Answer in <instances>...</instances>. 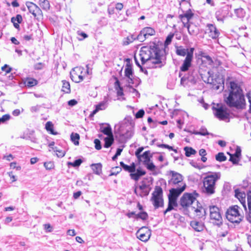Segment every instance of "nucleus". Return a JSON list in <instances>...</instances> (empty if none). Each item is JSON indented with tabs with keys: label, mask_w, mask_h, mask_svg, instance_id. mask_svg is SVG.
<instances>
[{
	"label": "nucleus",
	"mask_w": 251,
	"mask_h": 251,
	"mask_svg": "<svg viewBox=\"0 0 251 251\" xmlns=\"http://www.w3.org/2000/svg\"><path fill=\"white\" fill-rule=\"evenodd\" d=\"M227 90L224 96L225 101L230 107L244 109L246 107V100L240 86L235 81H226Z\"/></svg>",
	"instance_id": "1"
},
{
	"label": "nucleus",
	"mask_w": 251,
	"mask_h": 251,
	"mask_svg": "<svg viewBox=\"0 0 251 251\" xmlns=\"http://www.w3.org/2000/svg\"><path fill=\"white\" fill-rule=\"evenodd\" d=\"M161 52L159 47L154 43L142 47L139 53L142 64L147 63L151 68H161L164 65L161 59Z\"/></svg>",
	"instance_id": "2"
},
{
	"label": "nucleus",
	"mask_w": 251,
	"mask_h": 251,
	"mask_svg": "<svg viewBox=\"0 0 251 251\" xmlns=\"http://www.w3.org/2000/svg\"><path fill=\"white\" fill-rule=\"evenodd\" d=\"M202 79L204 82L211 85L212 89L215 90L221 91L224 89V79L222 75L208 71L206 75L202 76Z\"/></svg>",
	"instance_id": "3"
},
{
	"label": "nucleus",
	"mask_w": 251,
	"mask_h": 251,
	"mask_svg": "<svg viewBox=\"0 0 251 251\" xmlns=\"http://www.w3.org/2000/svg\"><path fill=\"white\" fill-rule=\"evenodd\" d=\"M220 177L221 173L220 172L212 173L206 176L203 181V192L208 195L214 194L216 188V182L220 179Z\"/></svg>",
	"instance_id": "4"
},
{
	"label": "nucleus",
	"mask_w": 251,
	"mask_h": 251,
	"mask_svg": "<svg viewBox=\"0 0 251 251\" xmlns=\"http://www.w3.org/2000/svg\"><path fill=\"white\" fill-rule=\"evenodd\" d=\"M132 123L130 117H126L120 124L119 134L121 140L124 141L130 138L133 134Z\"/></svg>",
	"instance_id": "5"
},
{
	"label": "nucleus",
	"mask_w": 251,
	"mask_h": 251,
	"mask_svg": "<svg viewBox=\"0 0 251 251\" xmlns=\"http://www.w3.org/2000/svg\"><path fill=\"white\" fill-rule=\"evenodd\" d=\"M240 207L237 205L230 206L226 210V219L231 223L239 224L243 219L244 216L240 210Z\"/></svg>",
	"instance_id": "6"
},
{
	"label": "nucleus",
	"mask_w": 251,
	"mask_h": 251,
	"mask_svg": "<svg viewBox=\"0 0 251 251\" xmlns=\"http://www.w3.org/2000/svg\"><path fill=\"white\" fill-rule=\"evenodd\" d=\"M212 109L215 117L221 121L226 122H229V114L227 112L226 108L219 104L213 106Z\"/></svg>",
	"instance_id": "7"
},
{
	"label": "nucleus",
	"mask_w": 251,
	"mask_h": 251,
	"mask_svg": "<svg viewBox=\"0 0 251 251\" xmlns=\"http://www.w3.org/2000/svg\"><path fill=\"white\" fill-rule=\"evenodd\" d=\"M209 211L211 222L214 225L220 226L223 224V219L219 207L214 205L210 206Z\"/></svg>",
	"instance_id": "8"
},
{
	"label": "nucleus",
	"mask_w": 251,
	"mask_h": 251,
	"mask_svg": "<svg viewBox=\"0 0 251 251\" xmlns=\"http://www.w3.org/2000/svg\"><path fill=\"white\" fill-rule=\"evenodd\" d=\"M170 178L168 180V183L172 187H182L183 185H186L183 182V176L179 173L174 171L169 172Z\"/></svg>",
	"instance_id": "9"
},
{
	"label": "nucleus",
	"mask_w": 251,
	"mask_h": 251,
	"mask_svg": "<svg viewBox=\"0 0 251 251\" xmlns=\"http://www.w3.org/2000/svg\"><path fill=\"white\" fill-rule=\"evenodd\" d=\"M199 196V194L196 191L192 193H185L180 199V204L183 207L190 206L191 204H194L196 198Z\"/></svg>",
	"instance_id": "10"
},
{
	"label": "nucleus",
	"mask_w": 251,
	"mask_h": 251,
	"mask_svg": "<svg viewBox=\"0 0 251 251\" xmlns=\"http://www.w3.org/2000/svg\"><path fill=\"white\" fill-rule=\"evenodd\" d=\"M26 5L29 12L32 14L35 18L38 19L43 17V13L41 9L36 4L32 2H26Z\"/></svg>",
	"instance_id": "11"
},
{
	"label": "nucleus",
	"mask_w": 251,
	"mask_h": 251,
	"mask_svg": "<svg viewBox=\"0 0 251 251\" xmlns=\"http://www.w3.org/2000/svg\"><path fill=\"white\" fill-rule=\"evenodd\" d=\"M196 207L192 206L190 207L191 211L194 213L195 216L198 219L204 220L206 217V210L198 201H196Z\"/></svg>",
	"instance_id": "12"
},
{
	"label": "nucleus",
	"mask_w": 251,
	"mask_h": 251,
	"mask_svg": "<svg viewBox=\"0 0 251 251\" xmlns=\"http://www.w3.org/2000/svg\"><path fill=\"white\" fill-rule=\"evenodd\" d=\"M194 50V48H191L190 49L189 52L188 53L187 55L186 56L181 66L180 67V71H187L191 67L193 58Z\"/></svg>",
	"instance_id": "13"
},
{
	"label": "nucleus",
	"mask_w": 251,
	"mask_h": 251,
	"mask_svg": "<svg viewBox=\"0 0 251 251\" xmlns=\"http://www.w3.org/2000/svg\"><path fill=\"white\" fill-rule=\"evenodd\" d=\"M83 69L81 67H76L73 69L70 73L71 77L72 80L76 83H79L83 80V76L79 75V73H82Z\"/></svg>",
	"instance_id": "14"
},
{
	"label": "nucleus",
	"mask_w": 251,
	"mask_h": 251,
	"mask_svg": "<svg viewBox=\"0 0 251 251\" xmlns=\"http://www.w3.org/2000/svg\"><path fill=\"white\" fill-rule=\"evenodd\" d=\"M206 32L210 37L212 39H217L219 35L220 32L215 25L212 24H208L206 25Z\"/></svg>",
	"instance_id": "15"
},
{
	"label": "nucleus",
	"mask_w": 251,
	"mask_h": 251,
	"mask_svg": "<svg viewBox=\"0 0 251 251\" xmlns=\"http://www.w3.org/2000/svg\"><path fill=\"white\" fill-rule=\"evenodd\" d=\"M186 185H183L182 187H176V188H172L170 190V193L168 197L177 199V198L185 190Z\"/></svg>",
	"instance_id": "16"
},
{
	"label": "nucleus",
	"mask_w": 251,
	"mask_h": 251,
	"mask_svg": "<svg viewBox=\"0 0 251 251\" xmlns=\"http://www.w3.org/2000/svg\"><path fill=\"white\" fill-rule=\"evenodd\" d=\"M147 229L146 228L142 227L137 233L138 238L142 241L146 242L150 239L151 233L150 231Z\"/></svg>",
	"instance_id": "17"
},
{
	"label": "nucleus",
	"mask_w": 251,
	"mask_h": 251,
	"mask_svg": "<svg viewBox=\"0 0 251 251\" xmlns=\"http://www.w3.org/2000/svg\"><path fill=\"white\" fill-rule=\"evenodd\" d=\"M190 225L193 229L197 232L202 231L205 228L204 223L201 221H199L196 220L192 221Z\"/></svg>",
	"instance_id": "18"
},
{
	"label": "nucleus",
	"mask_w": 251,
	"mask_h": 251,
	"mask_svg": "<svg viewBox=\"0 0 251 251\" xmlns=\"http://www.w3.org/2000/svg\"><path fill=\"white\" fill-rule=\"evenodd\" d=\"M235 196L240 201L244 209L247 210V207L246 205V194L245 193L241 192L239 190L236 189L235 190Z\"/></svg>",
	"instance_id": "19"
},
{
	"label": "nucleus",
	"mask_w": 251,
	"mask_h": 251,
	"mask_svg": "<svg viewBox=\"0 0 251 251\" xmlns=\"http://www.w3.org/2000/svg\"><path fill=\"white\" fill-rule=\"evenodd\" d=\"M125 76L128 78V82L129 83H133L132 79L133 71L132 67L130 65L127 64L125 70Z\"/></svg>",
	"instance_id": "20"
},
{
	"label": "nucleus",
	"mask_w": 251,
	"mask_h": 251,
	"mask_svg": "<svg viewBox=\"0 0 251 251\" xmlns=\"http://www.w3.org/2000/svg\"><path fill=\"white\" fill-rule=\"evenodd\" d=\"M100 131L104 134L108 136L113 135L110 126L108 124H102L100 125Z\"/></svg>",
	"instance_id": "21"
},
{
	"label": "nucleus",
	"mask_w": 251,
	"mask_h": 251,
	"mask_svg": "<svg viewBox=\"0 0 251 251\" xmlns=\"http://www.w3.org/2000/svg\"><path fill=\"white\" fill-rule=\"evenodd\" d=\"M120 166L126 171L129 173H134L136 170V166L134 163H132L130 166L125 164L123 162H120Z\"/></svg>",
	"instance_id": "22"
},
{
	"label": "nucleus",
	"mask_w": 251,
	"mask_h": 251,
	"mask_svg": "<svg viewBox=\"0 0 251 251\" xmlns=\"http://www.w3.org/2000/svg\"><path fill=\"white\" fill-rule=\"evenodd\" d=\"M146 172L145 171L140 169H137L136 173H131L130 174V176L131 179H134L135 181H137L141 176H144Z\"/></svg>",
	"instance_id": "23"
},
{
	"label": "nucleus",
	"mask_w": 251,
	"mask_h": 251,
	"mask_svg": "<svg viewBox=\"0 0 251 251\" xmlns=\"http://www.w3.org/2000/svg\"><path fill=\"white\" fill-rule=\"evenodd\" d=\"M151 201L155 209L163 205V200L162 197H152Z\"/></svg>",
	"instance_id": "24"
},
{
	"label": "nucleus",
	"mask_w": 251,
	"mask_h": 251,
	"mask_svg": "<svg viewBox=\"0 0 251 251\" xmlns=\"http://www.w3.org/2000/svg\"><path fill=\"white\" fill-rule=\"evenodd\" d=\"M188 31L189 34L192 36H196L199 33V28L193 23H191V25L188 26Z\"/></svg>",
	"instance_id": "25"
},
{
	"label": "nucleus",
	"mask_w": 251,
	"mask_h": 251,
	"mask_svg": "<svg viewBox=\"0 0 251 251\" xmlns=\"http://www.w3.org/2000/svg\"><path fill=\"white\" fill-rule=\"evenodd\" d=\"M190 50L185 49L183 46L176 47V54L177 55L185 56L187 55L188 53L189 52Z\"/></svg>",
	"instance_id": "26"
},
{
	"label": "nucleus",
	"mask_w": 251,
	"mask_h": 251,
	"mask_svg": "<svg viewBox=\"0 0 251 251\" xmlns=\"http://www.w3.org/2000/svg\"><path fill=\"white\" fill-rule=\"evenodd\" d=\"M94 173L96 175H100L102 173V165L101 163L92 164L90 166Z\"/></svg>",
	"instance_id": "27"
},
{
	"label": "nucleus",
	"mask_w": 251,
	"mask_h": 251,
	"mask_svg": "<svg viewBox=\"0 0 251 251\" xmlns=\"http://www.w3.org/2000/svg\"><path fill=\"white\" fill-rule=\"evenodd\" d=\"M142 33L144 34L148 38L149 36L154 35L155 33V30L151 27H146L142 29Z\"/></svg>",
	"instance_id": "28"
},
{
	"label": "nucleus",
	"mask_w": 251,
	"mask_h": 251,
	"mask_svg": "<svg viewBox=\"0 0 251 251\" xmlns=\"http://www.w3.org/2000/svg\"><path fill=\"white\" fill-rule=\"evenodd\" d=\"M38 81L36 79L27 77L24 80V84L28 87H31L37 84Z\"/></svg>",
	"instance_id": "29"
},
{
	"label": "nucleus",
	"mask_w": 251,
	"mask_h": 251,
	"mask_svg": "<svg viewBox=\"0 0 251 251\" xmlns=\"http://www.w3.org/2000/svg\"><path fill=\"white\" fill-rule=\"evenodd\" d=\"M107 106L106 101H103L96 106V109L93 110L92 114H96L99 110H104Z\"/></svg>",
	"instance_id": "30"
},
{
	"label": "nucleus",
	"mask_w": 251,
	"mask_h": 251,
	"mask_svg": "<svg viewBox=\"0 0 251 251\" xmlns=\"http://www.w3.org/2000/svg\"><path fill=\"white\" fill-rule=\"evenodd\" d=\"M104 147L105 148H109L113 144L114 141L113 135L108 136L104 137Z\"/></svg>",
	"instance_id": "31"
},
{
	"label": "nucleus",
	"mask_w": 251,
	"mask_h": 251,
	"mask_svg": "<svg viewBox=\"0 0 251 251\" xmlns=\"http://www.w3.org/2000/svg\"><path fill=\"white\" fill-rule=\"evenodd\" d=\"M138 188L141 191L139 195L141 197L147 196L149 194V191L147 189V185L145 183L143 182L142 185L138 187Z\"/></svg>",
	"instance_id": "32"
},
{
	"label": "nucleus",
	"mask_w": 251,
	"mask_h": 251,
	"mask_svg": "<svg viewBox=\"0 0 251 251\" xmlns=\"http://www.w3.org/2000/svg\"><path fill=\"white\" fill-rule=\"evenodd\" d=\"M39 4L42 9L46 11L50 9V3L48 0H39Z\"/></svg>",
	"instance_id": "33"
},
{
	"label": "nucleus",
	"mask_w": 251,
	"mask_h": 251,
	"mask_svg": "<svg viewBox=\"0 0 251 251\" xmlns=\"http://www.w3.org/2000/svg\"><path fill=\"white\" fill-rule=\"evenodd\" d=\"M245 210L246 211L247 215L246 218L248 221L249 222H251V200H250L249 198H248V209Z\"/></svg>",
	"instance_id": "34"
},
{
	"label": "nucleus",
	"mask_w": 251,
	"mask_h": 251,
	"mask_svg": "<svg viewBox=\"0 0 251 251\" xmlns=\"http://www.w3.org/2000/svg\"><path fill=\"white\" fill-rule=\"evenodd\" d=\"M151 152L149 151H145L143 154L141 155V159L142 158L144 160L143 161V164H145V163H148L151 161V155H150Z\"/></svg>",
	"instance_id": "35"
},
{
	"label": "nucleus",
	"mask_w": 251,
	"mask_h": 251,
	"mask_svg": "<svg viewBox=\"0 0 251 251\" xmlns=\"http://www.w3.org/2000/svg\"><path fill=\"white\" fill-rule=\"evenodd\" d=\"M62 83L63 85L62 88V91L65 92V93H70L71 92V89L69 82L66 80H63Z\"/></svg>",
	"instance_id": "36"
},
{
	"label": "nucleus",
	"mask_w": 251,
	"mask_h": 251,
	"mask_svg": "<svg viewBox=\"0 0 251 251\" xmlns=\"http://www.w3.org/2000/svg\"><path fill=\"white\" fill-rule=\"evenodd\" d=\"M163 191L160 186H156L152 194V197H162Z\"/></svg>",
	"instance_id": "37"
},
{
	"label": "nucleus",
	"mask_w": 251,
	"mask_h": 251,
	"mask_svg": "<svg viewBox=\"0 0 251 251\" xmlns=\"http://www.w3.org/2000/svg\"><path fill=\"white\" fill-rule=\"evenodd\" d=\"M53 127V125L51 122L49 121L46 123V126H45V128H46V130L48 131H50L51 134L57 135V132L54 131Z\"/></svg>",
	"instance_id": "38"
},
{
	"label": "nucleus",
	"mask_w": 251,
	"mask_h": 251,
	"mask_svg": "<svg viewBox=\"0 0 251 251\" xmlns=\"http://www.w3.org/2000/svg\"><path fill=\"white\" fill-rule=\"evenodd\" d=\"M215 16L218 21L223 22L225 17V14L223 13V10L220 9L217 11L215 13Z\"/></svg>",
	"instance_id": "39"
},
{
	"label": "nucleus",
	"mask_w": 251,
	"mask_h": 251,
	"mask_svg": "<svg viewBox=\"0 0 251 251\" xmlns=\"http://www.w3.org/2000/svg\"><path fill=\"white\" fill-rule=\"evenodd\" d=\"M184 150L185 151V155L187 157H190L192 155L195 154L197 151L191 147H185L184 148Z\"/></svg>",
	"instance_id": "40"
},
{
	"label": "nucleus",
	"mask_w": 251,
	"mask_h": 251,
	"mask_svg": "<svg viewBox=\"0 0 251 251\" xmlns=\"http://www.w3.org/2000/svg\"><path fill=\"white\" fill-rule=\"evenodd\" d=\"M71 139L75 145L79 144V135L76 133H72L71 135Z\"/></svg>",
	"instance_id": "41"
},
{
	"label": "nucleus",
	"mask_w": 251,
	"mask_h": 251,
	"mask_svg": "<svg viewBox=\"0 0 251 251\" xmlns=\"http://www.w3.org/2000/svg\"><path fill=\"white\" fill-rule=\"evenodd\" d=\"M234 12L237 17L238 18H243L245 15V11L242 8H237L234 10Z\"/></svg>",
	"instance_id": "42"
},
{
	"label": "nucleus",
	"mask_w": 251,
	"mask_h": 251,
	"mask_svg": "<svg viewBox=\"0 0 251 251\" xmlns=\"http://www.w3.org/2000/svg\"><path fill=\"white\" fill-rule=\"evenodd\" d=\"M226 157L225 156L223 152H219L215 156V159L217 161L219 162H223L226 160Z\"/></svg>",
	"instance_id": "43"
},
{
	"label": "nucleus",
	"mask_w": 251,
	"mask_h": 251,
	"mask_svg": "<svg viewBox=\"0 0 251 251\" xmlns=\"http://www.w3.org/2000/svg\"><path fill=\"white\" fill-rule=\"evenodd\" d=\"M193 13H192L191 12H187L183 15H179V18L181 20V21L184 20V18H186L187 19V21L189 22V20L193 16Z\"/></svg>",
	"instance_id": "44"
},
{
	"label": "nucleus",
	"mask_w": 251,
	"mask_h": 251,
	"mask_svg": "<svg viewBox=\"0 0 251 251\" xmlns=\"http://www.w3.org/2000/svg\"><path fill=\"white\" fill-rule=\"evenodd\" d=\"M135 218L137 219H141L143 220H146L148 218V215L146 212H141L135 215Z\"/></svg>",
	"instance_id": "45"
},
{
	"label": "nucleus",
	"mask_w": 251,
	"mask_h": 251,
	"mask_svg": "<svg viewBox=\"0 0 251 251\" xmlns=\"http://www.w3.org/2000/svg\"><path fill=\"white\" fill-rule=\"evenodd\" d=\"M82 161L81 159H78L75 160L73 162H68V166H71L74 167H77L80 165V164L82 163Z\"/></svg>",
	"instance_id": "46"
},
{
	"label": "nucleus",
	"mask_w": 251,
	"mask_h": 251,
	"mask_svg": "<svg viewBox=\"0 0 251 251\" xmlns=\"http://www.w3.org/2000/svg\"><path fill=\"white\" fill-rule=\"evenodd\" d=\"M76 33H77V34L78 36H79L81 37H77L78 40H79V41H82L83 39L88 37V35L86 33H85V32H82L80 30H78Z\"/></svg>",
	"instance_id": "47"
},
{
	"label": "nucleus",
	"mask_w": 251,
	"mask_h": 251,
	"mask_svg": "<svg viewBox=\"0 0 251 251\" xmlns=\"http://www.w3.org/2000/svg\"><path fill=\"white\" fill-rule=\"evenodd\" d=\"M122 171V168L120 167H115L113 168L111 171L110 176L117 175Z\"/></svg>",
	"instance_id": "48"
},
{
	"label": "nucleus",
	"mask_w": 251,
	"mask_h": 251,
	"mask_svg": "<svg viewBox=\"0 0 251 251\" xmlns=\"http://www.w3.org/2000/svg\"><path fill=\"white\" fill-rule=\"evenodd\" d=\"M228 154L230 155L229 160L232 162L233 164H237L239 161L238 157H235V156L233 155L232 154L229 153H228Z\"/></svg>",
	"instance_id": "49"
},
{
	"label": "nucleus",
	"mask_w": 251,
	"mask_h": 251,
	"mask_svg": "<svg viewBox=\"0 0 251 251\" xmlns=\"http://www.w3.org/2000/svg\"><path fill=\"white\" fill-rule=\"evenodd\" d=\"M147 168L151 171H154L155 168V166L153 164V163L152 162H149L148 163H145V164H144Z\"/></svg>",
	"instance_id": "50"
},
{
	"label": "nucleus",
	"mask_w": 251,
	"mask_h": 251,
	"mask_svg": "<svg viewBox=\"0 0 251 251\" xmlns=\"http://www.w3.org/2000/svg\"><path fill=\"white\" fill-rule=\"evenodd\" d=\"M174 36V34L173 33H170L166 37V39L165 41V45H168L170 44Z\"/></svg>",
	"instance_id": "51"
},
{
	"label": "nucleus",
	"mask_w": 251,
	"mask_h": 251,
	"mask_svg": "<svg viewBox=\"0 0 251 251\" xmlns=\"http://www.w3.org/2000/svg\"><path fill=\"white\" fill-rule=\"evenodd\" d=\"M10 116L9 114H5L1 117H0V124L5 123L6 121L9 120Z\"/></svg>",
	"instance_id": "52"
},
{
	"label": "nucleus",
	"mask_w": 251,
	"mask_h": 251,
	"mask_svg": "<svg viewBox=\"0 0 251 251\" xmlns=\"http://www.w3.org/2000/svg\"><path fill=\"white\" fill-rule=\"evenodd\" d=\"M22 20H23L22 17L20 14L17 15L15 17H13L11 19V22H13V21H14V22H16L18 23H21L22 22Z\"/></svg>",
	"instance_id": "53"
},
{
	"label": "nucleus",
	"mask_w": 251,
	"mask_h": 251,
	"mask_svg": "<svg viewBox=\"0 0 251 251\" xmlns=\"http://www.w3.org/2000/svg\"><path fill=\"white\" fill-rule=\"evenodd\" d=\"M195 134L205 136L206 135H208L209 133L208 132L206 128H201L200 131H197L195 132Z\"/></svg>",
	"instance_id": "54"
},
{
	"label": "nucleus",
	"mask_w": 251,
	"mask_h": 251,
	"mask_svg": "<svg viewBox=\"0 0 251 251\" xmlns=\"http://www.w3.org/2000/svg\"><path fill=\"white\" fill-rule=\"evenodd\" d=\"M142 30L140 32L139 35L137 36V39L140 42L144 41L148 37L144 35V34H142Z\"/></svg>",
	"instance_id": "55"
},
{
	"label": "nucleus",
	"mask_w": 251,
	"mask_h": 251,
	"mask_svg": "<svg viewBox=\"0 0 251 251\" xmlns=\"http://www.w3.org/2000/svg\"><path fill=\"white\" fill-rule=\"evenodd\" d=\"M157 146L160 148L168 149L169 150L174 151L176 152H177L176 150L174 149L173 147L167 144H158Z\"/></svg>",
	"instance_id": "56"
},
{
	"label": "nucleus",
	"mask_w": 251,
	"mask_h": 251,
	"mask_svg": "<svg viewBox=\"0 0 251 251\" xmlns=\"http://www.w3.org/2000/svg\"><path fill=\"white\" fill-rule=\"evenodd\" d=\"M169 199V202L168 204H170L174 207H176L177 205V202H176V199L168 197Z\"/></svg>",
	"instance_id": "57"
},
{
	"label": "nucleus",
	"mask_w": 251,
	"mask_h": 251,
	"mask_svg": "<svg viewBox=\"0 0 251 251\" xmlns=\"http://www.w3.org/2000/svg\"><path fill=\"white\" fill-rule=\"evenodd\" d=\"M143 147L139 148L135 151V154L139 160H141V152L143 151Z\"/></svg>",
	"instance_id": "58"
},
{
	"label": "nucleus",
	"mask_w": 251,
	"mask_h": 251,
	"mask_svg": "<svg viewBox=\"0 0 251 251\" xmlns=\"http://www.w3.org/2000/svg\"><path fill=\"white\" fill-rule=\"evenodd\" d=\"M44 165L47 170H50L54 167V164L51 162H45Z\"/></svg>",
	"instance_id": "59"
},
{
	"label": "nucleus",
	"mask_w": 251,
	"mask_h": 251,
	"mask_svg": "<svg viewBox=\"0 0 251 251\" xmlns=\"http://www.w3.org/2000/svg\"><path fill=\"white\" fill-rule=\"evenodd\" d=\"M145 114V112L143 109L139 110L135 114V117L137 119L141 118L143 117Z\"/></svg>",
	"instance_id": "60"
},
{
	"label": "nucleus",
	"mask_w": 251,
	"mask_h": 251,
	"mask_svg": "<svg viewBox=\"0 0 251 251\" xmlns=\"http://www.w3.org/2000/svg\"><path fill=\"white\" fill-rule=\"evenodd\" d=\"M246 96L248 99L249 102L250 103L249 112L251 113V90L247 93Z\"/></svg>",
	"instance_id": "61"
},
{
	"label": "nucleus",
	"mask_w": 251,
	"mask_h": 251,
	"mask_svg": "<svg viewBox=\"0 0 251 251\" xmlns=\"http://www.w3.org/2000/svg\"><path fill=\"white\" fill-rule=\"evenodd\" d=\"M1 70L5 72L6 73H9L11 72L12 68L10 67L8 65L5 64L1 68Z\"/></svg>",
	"instance_id": "62"
},
{
	"label": "nucleus",
	"mask_w": 251,
	"mask_h": 251,
	"mask_svg": "<svg viewBox=\"0 0 251 251\" xmlns=\"http://www.w3.org/2000/svg\"><path fill=\"white\" fill-rule=\"evenodd\" d=\"M94 143L95 144V148L97 150H100L101 149L100 141L99 139H95Z\"/></svg>",
	"instance_id": "63"
},
{
	"label": "nucleus",
	"mask_w": 251,
	"mask_h": 251,
	"mask_svg": "<svg viewBox=\"0 0 251 251\" xmlns=\"http://www.w3.org/2000/svg\"><path fill=\"white\" fill-rule=\"evenodd\" d=\"M7 174L11 179H12V182H15L17 180L16 177L13 175L12 172H8Z\"/></svg>",
	"instance_id": "64"
}]
</instances>
